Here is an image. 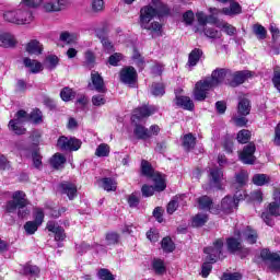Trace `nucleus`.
<instances>
[{
  "label": "nucleus",
  "mask_w": 280,
  "mask_h": 280,
  "mask_svg": "<svg viewBox=\"0 0 280 280\" xmlns=\"http://www.w3.org/2000/svg\"><path fill=\"white\" fill-rule=\"evenodd\" d=\"M120 82L132 86L137 82V70L133 67H126L120 70Z\"/></svg>",
  "instance_id": "obj_16"
},
{
  "label": "nucleus",
  "mask_w": 280,
  "mask_h": 280,
  "mask_svg": "<svg viewBox=\"0 0 280 280\" xmlns=\"http://www.w3.org/2000/svg\"><path fill=\"white\" fill-rule=\"evenodd\" d=\"M69 5V1L67 0H49L44 4V10L46 12H60L65 10Z\"/></svg>",
  "instance_id": "obj_20"
},
{
  "label": "nucleus",
  "mask_w": 280,
  "mask_h": 280,
  "mask_svg": "<svg viewBox=\"0 0 280 280\" xmlns=\"http://www.w3.org/2000/svg\"><path fill=\"white\" fill-rule=\"evenodd\" d=\"M23 65L26 69H30L31 73H40L43 71V65L35 59L26 57L23 59Z\"/></svg>",
  "instance_id": "obj_27"
},
{
  "label": "nucleus",
  "mask_w": 280,
  "mask_h": 280,
  "mask_svg": "<svg viewBox=\"0 0 280 280\" xmlns=\"http://www.w3.org/2000/svg\"><path fill=\"white\" fill-rule=\"evenodd\" d=\"M82 145V142L79 139L75 138H67L65 136H61L57 141V147H59L60 150H80Z\"/></svg>",
  "instance_id": "obj_11"
},
{
  "label": "nucleus",
  "mask_w": 280,
  "mask_h": 280,
  "mask_svg": "<svg viewBox=\"0 0 280 280\" xmlns=\"http://www.w3.org/2000/svg\"><path fill=\"white\" fill-rule=\"evenodd\" d=\"M180 202V198L178 197H174L167 205L166 207V211L170 215H172V213H174L176 211V209H178V205Z\"/></svg>",
  "instance_id": "obj_48"
},
{
  "label": "nucleus",
  "mask_w": 280,
  "mask_h": 280,
  "mask_svg": "<svg viewBox=\"0 0 280 280\" xmlns=\"http://www.w3.org/2000/svg\"><path fill=\"white\" fill-rule=\"evenodd\" d=\"M255 150H257V148L253 142L245 145L243 151L240 153V160L242 161V163H244L245 165H253V163H255L256 161Z\"/></svg>",
  "instance_id": "obj_13"
},
{
  "label": "nucleus",
  "mask_w": 280,
  "mask_h": 280,
  "mask_svg": "<svg viewBox=\"0 0 280 280\" xmlns=\"http://www.w3.org/2000/svg\"><path fill=\"white\" fill-rule=\"evenodd\" d=\"M237 202H240V199L226 196L222 199L221 206H217V208L223 213H233V209H237Z\"/></svg>",
  "instance_id": "obj_17"
},
{
  "label": "nucleus",
  "mask_w": 280,
  "mask_h": 280,
  "mask_svg": "<svg viewBox=\"0 0 280 280\" xmlns=\"http://www.w3.org/2000/svg\"><path fill=\"white\" fill-rule=\"evenodd\" d=\"M208 176L211 187L222 189V182L224 180V172H222V168H219L218 166L210 168Z\"/></svg>",
  "instance_id": "obj_12"
},
{
  "label": "nucleus",
  "mask_w": 280,
  "mask_h": 280,
  "mask_svg": "<svg viewBox=\"0 0 280 280\" xmlns=\"http://www.w3.org/2000/svg\"><path fill=\"white\" fill-rule=\"evenodd\" d=\"M261 259L265 261L270 272H279L280 270V255L272 253L269 249H262L260 253Z\"/></svg>",
  "instance_id": "obj_7"
},
{
  "label": "nucleus",
  "mask_w": 280,
  "mask_h": 280,
  "mask_svg": "<svg viewBox=\"0 0 280 280\" xmlns=\"http://www.w3.org/2000/svg\"><path fill=\"white\" fill-rule=\"evenodd\" d=\"M242 240L237 238H229L228 240V250L230 253H237V250H242Z\"/></svg>",
  "instance_id": "obj_36"
},
{
  "label": "nucleus",
  "mask_w": 280,
  "mask_h": 280,
  "mask_svg": "<svg viewBox=\"0 0 280 280\" xmlns=\"http://www.w3.org/2000/svg\"><path fill=\"white\" fill-rule=\"evenodd\" d=\"M230 78L231 70L224 68L215 69L212 71L211 78H206L195 84L194 98L197 102H205V100H207V93H209L213 86H218L222 84V82L229 84Z\"/></svg>",
  "instance_id": "obj_1"
},
{
  "label": "nucleus",
  "mask_w": 280,
  "mask_h": 280,
  "mask_svg": "<svg viewBox=\"0 0 280 280\" xmlns=\"http://www.w3.org/2000/svg\"><path fill=\"white\" fill-rule=\"evenodd\" d=\"M85 65L89 67V69H93L95 65V55L91 50L85 52Z\"/></svg>",
  "instance_id": "obj_56"
},
{
  "label": "nucleus",
  "mask_w": 280,
  "mask_h": 280,
  "mask_svg": "<svg viewBox=\"0 0 280 280\" xmlns=\"http://www.w3.org/2000/svg\"><path fill=\"white\" fill-rule=\"evenodd\" d=\"M253 32L259 40H264V38H266L267 31L266 27H264L262 25L255 24L253 26Z\"/></svg>",
  "instance_id": "obj_46"
},
{
  "label": "nucleus",
  "mask_w": 280,
  "mask_h": 280,
  "mask_svg": "<svg viewBox=\"0 0 280 280\" xmlns=\"http://www.w3.org/2000/svg\"><path fill=\"white\" fill-rule=\"evenodd\" d=\"M110 154V147L106 143H102L96 148L95 155L98 158L108 156Z\"/></svg>",
  "instance_id": "obj_44"
},
{
  "label": "nucleus",
  "mask_w": 280,
  "mask_h": 280,
  "mask_svg": "<svg viewBox=\"0 0 280 280\" xmlns=\"http://www.w3.org/2000/svg\"><path fill=\"white\" fill-rule=\"evenodd\" d=\"M272 83L275 89L280 93V70L275 71Z\"/></svg>",
  "instance_id": "obj_63"
},
{
  "label": "nucleus",
  "mask_w": 280,
  "mask_h": 280,
  "mask_svg": "<svg viewBox=\"0 0 280 280\" xmlns=\"http://www.w3.org/2000/svg\"><path fill=\"white\" fill-rule=\"evenodd\" d=\"M47 230L50 232V233H54L55 234V240L56 242H62L65 240V237H67L65 235V229L60 228L58 225V223L54 222V221H49L47 223Z\"/></svg>",
  "instance_id": "obj_23"
},
{
  "label": "nucleus",
  "mask_w": 280,
  "mask_h": 280,
  "mask_svg": "<svg viewBox=\"0 0 280 280\" xmlns=\"http://www.w3.org/2000/svg\"><path fill=\"white\" fill-rule=\"evenodd\" d=\"M175 104L179 108H184V110H194V102L189 96H178L175 97Z\"/></svg>",
  "instance_id": "obj_28"
},
{
  "label": "nucleus",
  "mask_w": 280,
  "mask_h": 280,
  "mask_svg": "<svg viewBox=\"0 0 280 280\" xmlns=\"http://www.w3.org/2000/svg\"><path fill=\"white\" fill-rule=\"evenodd\" d=\"M223 246H224V241H222L221 238H218L213 243V246L206 247L203 249V253L207 255L206 261H210V264H215V261L220 259V255H222Z\"/></svg>",
  "instance_id": "obj_8"
},
{
  "label": "nucleus",
  "mask_w": 280,
  "mask_h": 280,
  "mask_svg": "<svg viewBox=\"0 0 280 280\" xmlns=\"http://www.w3.org/2000/svg\"><path fill=\"white\" fill-rule=\"evenodd\" d=\"M98 279L102 280H115V276L108 269H100L97 272Z\"/></svg>",
  "instance_id": "obj_53"
},
{
  "label": "nucleus",
  "mask_w": 280,
  "mask_h": 280,
  "mask_svg": "<svg viewBox=\"0 0 280 280\" xmlns=\"http://www.w3.org/2000/svg\"><path fill=\"white\" fill-rule=\"evenodd\" d=\"M268 210L269 212H262L261 219L268 226H272V224H275V222H272V215H280V203H278L277 200L269 203Z\"/></svg>",
  "instance_id": "obj_15"
},
{
  "label": "nucleus",
  "mask_w": 280,
  "mask_h": 280,
  "mask_svg": "<svg viewBox=\"0 0 280 280\" xmlns=\"http://www.w3.org/2000/svg\"><path fill=\"white\" fill-rule=\"evenodd\" d=\"M202 58V50L195 48L188 56V67H196Z\"/></svg>",
  "instance_id": "obj_32"
},
{
  "label": "nucleus",
  "mask_w": 280,
  "mask_h": 280,
  "mask_svg": "<svg viewBox=\"0 0 280 280\" xmlns=\"http://www.w3.org/2000/svg\"><path fill=\"white\" fill-rule=\"evenodd\" d=\"M38 223L34 221H27L24 224V231H26L27 235H34L38 231Z\"/></svg>",
  "instance_id": "obj_47"
},
{
  "label": "nucleus",
  "mask_w": 280,
  "mask_h": 280,
  "mask_svg": "<svg viewBox=\"0 0 280 280\" xmlns=\"http://www.w3.org/2000/svg\"><path fill=\"white\" fill-rule=\"evenodd\" d=\"M88 86L90 91H96L97 93H106L107 91L104 78L95 70L91 72V83Z\"/></svg>",
  "instance_id": "obj_10"
},
{
  "label": "nucleus",
  "mask_w": 280,
  "mask_h": 280,
  "mask_svg": "<svg viewBox=\"0 0 280 280\" xmlns=\"http://www.w3.org/2000/svg\"><path fill=\"white\" fill-rule=\"evenodd\" d=\"M28 121L43 124V112H40V109H33V112L28 114Z\"/></svg>",
  "instance_id": "obj_40"
},
{
  "label": "nucleus",
  "mask_w": 280,
  "mask_h": 280,
  "mask_svg": "<svg viewBox=\"0 0 280 280\" xmlns=\"http://www.w3.org/2000/svg\"><path fill=\"white\" fill-rule=\"evenodd\" d=\"M11 200H8L4 205L5 213H14L18 211V217L27 218L31 211L27 208L30 205V200H27V195L23 190H16L12 192Z\"/></svg>",
  "instance_id": "obj_3"
},
{
  "label": "nucleus",
  "mask_w": 280,
  "mask_h": 280,
  "mask_svg": "<svg viewBox=\"0 0 280 280\" xmlns=\"http://www.w3.org/2000/svg\"><path fill=\"white\" fill-rule=\"evenodd\" d=\"M102 187L105 191H116L117 190V182L113 178L105 177L101 179Z\"/></svg>",
  "instance_id": "obj_35"
},
{
  "label": "nucleus",
  "mask_w": 280,
  "mask_h": 280,
  "mask_svg": "<svg viewBox=\"0 0 280 280\" xmlns=\"http://www.w3.org/2000/svg\"><path fill=\"white\" fill-rule=\"evenodd\" d=\"M25 49L31 56H40L43 54V44L36 39H32L26 44Z\"/></svg>",
  "instance_id": "obj_26"
},
{
  "label": "nucleus",
  "mask_w": 280,
  "mask_h": 280,
  "mask_svg": "<svg viewBox=\"0 0 280 280\" xmlns=\"http://www.w3.org/2000/svg\"><path fill=\"white\" fill-rule=\"evenodd\" d=\"M105 242L107 246H115V244H119V234L116 232H108L105 236Z\"/></svg>",
  "instance_id": "obj_42"
},
{
  "label": "nucleus",
  "mask_w": 280,
  "mask_h": 280,
  "mask_svg": "<svg viewBox=\"0 0 280 280\" xmlns=\"http://www.w3.org/2000/svg\"><path fill=\"white\" fill-rule=\"evenodd\" d=\"M199 209H207L210 213L218 215L220 213V208L213 206V200L209 196H202L197 199Z\"/></svg>",
  "instance_id": "obj_19"
},
{
  "label": "nucleus",
  "mask_w": 280,
  "mask_h": 280,
  "mask_svg": "<svg viewBox=\"0 0 280 280\" xmlns=\"http://www.w3.org/2000/svg\"><path fill=\"white\" fill-rule=\"evenodd\" d=\"M232 120L234 121L235 126H238L240 128H244V126L248 124V119H246V116H233Z\"/></svg>",
  "instance_id": "obj_58"
},
{
  "label": "nucleus",
  "mask_w": 280,
  "mask_h": 280,
  "mask_svg": "<svg viewBox=\"0 0 280 280\" xmlns=\"http://www.w3.org/2000/svg\"><path fill=\"white\" fill-rule=\"evenodd\" d=\"M152 269L159 277H162V275H165L167 272V268L165 267V262L162 259H153L152 261Z\"/></svg>",
  "instance_id": "obj_31"
},
{
  "label": "nucleus",
  "mask_w": 280,
  "mask_h": 280,
  "mask_svg": "<svg viewBox=\"0 0 280 280\" xmlns=\"http://www.w3.org/2000/svg\"><path fill=\"white\" fill-rule=\"evenodd\" d=\"M237 236L240 240H245V242H248V244H255L257 242V237H259L257 231L253 230L250 226L245 228L242 233L238 232Z\"/></svg>",
  "instance_id": "obj_22"
},
{
  "label": "nucleus",
  "mask_w": 280,
  "mask_h": 280,
  "mask_svg": "<svg viewBox=\"0 0 280 280\" xmlns=\"http://www.w3.org/2000/svg\"><path fill=\"white\" fill-rule=\"evenodd\" d=\"M182 145L186 152L194 150V148H196V137H194L191 133L185 135L182 141Z\"/></svg>",
  "instance_id": "obj_29"
},
{
  "label": "nucleus",
  "mask_w": 280,
  "mask_h": 280,
  "mask_svg": "<svg viewBox=\"0 0 280 280\" xmlns=\"http://www.w3.org/2000/svg\"><path fill=\"white\" fill-rule=\"evenodd\" d=\"M141 170H142V174L144 176L152 178V180L155 183V189L158 191H164V189L166 187L165 177H163V175H161V173L154 172V168H152V165H150V162L142 160Z\"/></svg>",
  "instance_id": "obj_5"
},
{
  "label": "nucleus",
  "mask_w": 280,
  "mask_h": 280,
  "mask_svg": "<svg viewBox=\"0 0 280 280\" xmlns=\"http://www.w3.org/2000/svg\"><path fill=\"white\" fill-rule=\"evenodd\" d=\"M250 139V131L243 129L237 133L238 143H248Z\"/></svg>",
  "instance_id": "obj_52"
},
{
  "label": "nucleus",
  "mask_w": 280,
  "mask_h": 280,
  "mask_svg": "<svg viewBox=\"0 0 280 280\" xmlns=\"http://www.w3.org/2000/svg\"><path fill=\"white\" fill-rule=\"evenodd\" d=\"M154 190L159 191L156 189V186L153 187V186L143 185L141 188L142 196H144V198H150V196H154Z\"/></svg>",
  "instance_id": "obj_57"
},
{
  "label": "nucleus",
  "mask_w": 280,
  "mask_h": 280,
  "mask_svg": "<svg viewBox=\"0 0 280 280\" xmlns=\"http://www.w3.org/2000/svg\"><path fill=\"white\" fill-rule=\"evenodd\" d=\"M222 13L226 16H232V14H241L242 7L240 5V3L230 0V8H223Z\"/></svg>",
  "instance_id": "obj_30"
},
{
  "label": "nucleus",
  "mask_w": 280,
  "mask_h": 280,
  "mask_svg": "<svg viewBox=\"0 0 280 280\" xmlns=\"http://www.w3.org/2000/svg\"><path fill=\"white\" fill-rule=\"evenodd\" d=\"M203 33L208 38H222V32L215 30V27L206 26Z\"/></svg>",
  "instance_id": "obj_41"
},
{
  "label": "nucleus",
  "mask_w": 280,
  "mask_h": 280,
  "mask_svg": "<svg viewBox=\"0 0 280 280\" xmlns=\"http://www.w3.org/2000/svg\"><path fill=\"white\" fill-rule=\"evenodd\" d=\"M269 178L266 174H256L253 176V183L254 185H257L258 187H264L266 183H268Z\"/></svg>",
  "instance_id": "obj_45"
},
{
  "label": "nucleus",
  "mask_w": 280,
  "mask_h": 280,
  "mask_svg": "<svg viewBox=\"0 0 280 280\" xmlns=\"http://www.w3.org/2000/svg\"><path fill=\"white\" fill-rule=\"evenodd\" d=\"M222 28L224 30L225 34H228V36H235L237 33V28L229 23H223Z\"/></svg>",
  "instance_id": "obj_60"
},
{
  "label": "nucleus",
  "mask_w": 280,
  "mask_h": 280,
  "mask_svg": "<svg viewBox=\"0 0 280 280\" xmlns=\"http://www.w3.org/2000/svg\"><path fill=\"white\" fill-rule=\"evenodd\" d=\"M161 245H162V250H164V253H174V248H176L171 237H164L162 240Z\"/></svg>",
  "instance_id": "obj_39"
},
{
  "label": "nucleus",
  "mask_w": 280,
  "mask_h": 280,
  "mask_svg": "<svg viewBox=\"0 0 280 280\" xmlns=\"http://www.w3.org/2000/svg\"><path fill=\"white\" fill-rule=\"evenodd\" d=\"M250 100L246 97H242L238 100L237 104V115L241 117H247V115H250Z\"/></svg>",
  "instance_id": "obj_25"
},
{
  "label": "nucleus",
  "mask_w": 280,
  "mask_h": 280,
  "mask_svg": "<svg viewBox=\"0 0 280 280\" xmlns=\"http://www.w3.org/2000/svg\"><path fill=\"white\" fill-rule=\"evenodd\" d=\"M197 20L199 25H201L202 27H205V25H207V23H218V19L213 18V15H210L209 18L207 15H205V13L200 12L197 13Z\"/></svg>",
  "instance_id": "obj_37"
},
{
  "label": "nucleus",
  "mask_w": 280,
  "mask_h": 280,
  "mask_svg": "<svg viewBox=\"0 0 280 280\" xmlns=\"http://www.w3.org/2000/svg\"><path fill=\"white\" fill-rule=\"evenodd\" d=\"M106 93H101L92 96L93 106H104L106 104V97L104 96Z\"/></svg>",
  "instance_id": "obj_51"
},
{
  "label": "nucleus",
  "mask_w": 280,
  "mask_h": 280,
  "mask_svg": "<svg viewBox=\"0 0 280 280\" xmlns=\"http://www.w3.org/2000/svg\"><path fill=\"white\" fill-rule=\"evenodd\" d=\"M92 10L94 12H102V10H104V0H93Z\"/></svg>",
  "instance_id": "obj_61"
},
{
  "label": "nucleus",
  "mask_w": 280,
  "mask_h": 280,
  "mask_svg": "<svg viewBox=\"0 0 280 280\" xmlns=\"http://www.w3.org/2000/svg\"><path fill=\"white\" fill-rule=\"evenodd\" d=\"M154 107H148V106H142L138 107L133 110V114L131 116V121L133 124H137L138 121H141V119L145 117H150V115H153L154 113Z\"/></svg>",
  "instance_id": "obj_18"
},
{
  "label": "nucleus",
  "mask_w": 280,
  "mask_h": 280,
  "mask_svg": "<svg viewBox=\"0 0 280 280\" xmlns=\"http://www.w3.org/2000/svg\"><path fill=\"white\" fill-rule=\"evenodd\" d=\"M101 43L107 54H113V51H115V46H113V43H110L107 37H102Z\"/></svg>",
  "instance_id": "obj_55"
},
{
  "label": "nucleus",
  "mask_w": 280,
  "mask_h": 280,
  "mask_svg": "<svg viewBox=\"0 0 280 280\" xmlns=\"http://www.w3.org/2000/svg\"><path fill=\"white\" fill-rule=\"evenodd\" d=\"M161 132V128L159 125H153L150 127V129L141 126V125H136V128L133 130V135L137 137V139H151V137H156Z\"/></svg>",
  "instance_id": "obj_9"
},
{
  "label": "nucleus",
  "mask_w": 280,
  "mask_h": 280,
  "mask_svg": "<svg viewBox=\"0 0 280 280\" xmlns=\"http://www.w3.org/2000/svg\"><path fill=\"white\" fill-rule=\"evenodd\" d=\"M67 163V158L62 155L61 153H56L50 159V165L54 167V170H60V167L63 166V164Z\"/></svg>",
  "instance_id": "obj_33"
},
{
  "label": "nucleus",
  "mask_w": 280,
  "mask_h": 280,
  "mask_svg": "<svg viewBox=\"0 0 280 280\" xmlns=\"http://www.w3.org/2000/svg\"><path fill=\"white\" fill-rule=\"evenodd\" d=\"M222 280H242V273L240 272L223 273Z\"/></svg>",
  "instance_id": "obj_62"
},
{
  "label": "nucleus",
  "mask_w": 280,
  "mask_h": 280,
  "mask_svg": "<svg viewBox=\"0 0 280 280\" xmlns=\"http://www.w3.org/2000/svg\"><path fill=\"white\" fill-rule=\"evenodd\" d=\"M16 37L8 32H0V47L4 49H12V47H16Z\"/></svg>",
  "instance_id": "obj_21"
},
{
  "label": "nucleus",
  "mask_w": 280,
  "mask_h": 280,
  "mask_svg": "<svg viewBox=\"0 0 280 280\" xmlns=\"http://www.w3.org/2000/svg\"><path fill=\"white\" fill-rule=\"evenodd\" d=\"M235 178L238 187H244V185L248 183V173L246 171H242L241 173L236 174Z\"/></svg>",
  "instance_id": "obj_50"
},
{
  "label": "nucleus",
  "mask_w": 280,
  "mask_h": 280,
  "mask_svg": "<svg viewBox=\"0 0 280 280\" xmlns=\"http://www.w3.org/2000/svg\"><path fill=\"white\" fill-rule=\"evenodd\" d=\"M4 20L9 23H14L15 25H26L32 21V13L27 11V8L18 9L15 11H7L4 14Z\"/></svg>",
  "instance_id": "obj_4"
},
{
  "label": "nucleus",
  "mask_w": 280,
  "mask_h": 280,
  "mask_svg": "<svg viewBox=\"0 0 280 280\" xmlns=\"http://www.w3.org/2000/svg\"><path fill=\"white\" fill-rule=\"evenodd\" d=\"M156 14L158 16H165V14H170V9L161 0H151V4L144 5L140 10V27L149 32H161V23H150Z\"/></svg>",
  "instance_id": "obj_2"
},
{
  "label": "nucleus",
  "mask_w": 280,
  "mask_h": 280,
  "mask_svg": "<svg viewBox=\"0 0 280 280\" xmlns=\"http://www.w3.org/2000/svg\"><path fill=\"white\" fill-rule=\"evenodd\" d=\"M60 97L63 102H71L75 98V92L71 88H63L60 92Z\"/></svg>",
  "instance_id": "obj_38"
},
{
  "label": "nucleus",
  "mask_w": 280,
  "mask_h": 280,
  "mask_svg": "<svg viewBox=\"0 0 280 280\" xmlns=\"http://www.w3.org/2000/svg\"><path fill=\"white\" fill-rule=\"evenodd\" d=\"M211 264L213 262L206 260L201 267V277H203L205 279H207V277H209V275L211 273V270H213Z\"/></svg>",
  "instance_id": "obj_54"
},
{
  "label": "nucleus",
  "mask_w": 280,
  "mask_h": 280,
  "mask_svg": "<svg viewBox=\"0 0 280 280\" xmlns=\"http://www.w3.org/2000/svg\"><path fill=\"white\" fill-rule=\"evenodd\" d=\"M60 40H62L63 43H68V45H71V43H75V40H78V35L65 32L61 33Z\"/></svg>",
  "instance_id": "obj_49"
},
{
  "label": "nucleus",
  "mask_w": 280,
  "mask_h": 280,
  "mask_svg": "<svg viewBox=\"0 0 280 280\" xmlns=\"http://www.w3.org/2000/svg\"><path fill=\"white\" fill-rule=\"evenodd\" d=\"M30 121V114L27 112L20 109L15 114V118L9 121V129L15 135H25V128L21 127V124Z\"/></svg>",
  "instance_id": "obj_6"
},
{
  "label": "nucleus",
  "mask_w": 280,
  "mask_h": 280,
  "mask_svg": "<svg viewBox=\"0 0 280 280\" xmlns=\"http://www.w3.org/2000/svg\"><path fill=\"white\" fill-rule=\"evenodd\" d=\"M250 75H253V73L248 70L236 72L231 71V77L229 79L228 84L233 88L240 86V84H244V82H246V80H248Z\"/></svg>",
  "instance_id": "obj_14"
},
{
  "label": "nucleus",
  "mask_w": 280,
  "mask_h": 280,
  "mask_svg": "<svg viewBox=\"0 0 280 280\" xmlns=\"http://www.w3.org/2000/svg\"><path fill=\"white\" fill-rule=\"evenodd\" d=\"M151 93L155 97L165 95V85H163V83H153L151 88Z\"/></svg>",
  "instance_id": "obj_43"
},
{
  "label": "nucleus",
  "mask_w": 280,
  "mask_h": 280,
  "mask_svg": "<svg viewBox=\"0 0 280 280\" xmlns=\"http://www.w3.org/2000/svg\"><path fill=\"white\" fill-rule=\"evenodd\" d=\"M61 194H66L69 200H73L78 196V187L71 182H63L60 184Z\"/></svg>",
  "instance_id": "obj_24"
},
{
  "label": "nucleus",
  "mask_w": 280,
  "mask_h": 280,
  "mask_svg": "<svg viewBox=\"0 0 280 280\" xmlns=\"http://www.w3.org/2000/svg\"><path fill=\"white\" fill-rule=\"evenodd\" d=\"M46 65H48V69H56L58 66V57L55 55H50L46 58Z\"/></svg>",
  "instance_id": "obj_59"
},
{
  "label": "nucleus",
  "mask_w": 280,
  "mask_h": 280,
  "mask_svg": "<svg viewBox=\"0 0 280 280\" xmlns=\"http://www.w3.org/2000/svg\"><path fill=\"white\" fill-rule=\"evenodd\" d=\"M273 143L275 145H280V122L277 125L275 129Z\"/></svg>",
  "instance_id": "obj_64"
},
{
  "label": "nucleus",
  "mask_w": 280,
  "mask_h": 280,
  "mask_svg": "<svg viewBox=\"0 0 280 280\" xmlns=\"http://www.w3.org/2000/svg\"><path fill=\"white\" fill-rule=\"evenodd\" d=\"M207 222H209V215L207 213L200 212L192 218V226H205Z\"/></svg>",
  "instance_id": "obj_34"
}]
</instances>
